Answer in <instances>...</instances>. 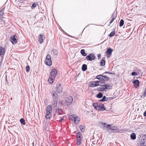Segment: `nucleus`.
I'll return each instance as SVG.
<instances>
[{"label": "nucleus", "instance_id": "obj_41", "mask_svg": "<svg viewBox=\"0 0 146 146\" xmlns=\"http://www.w3.org/2000/svg\"><path fill=\"white\" fill-rule=\"evenodd\" d=\"M100 123L104 127H106V126H107V125L105 123H104L103 122H101Z\"/></svg>", "mask_w": 146, "mask_h": 146}, {"label": "nucleus", "instance_id": "obj_7", "mask_svg": "<svg viewBox=\"0 0 146 146\" xmlns=\"http://www.w3.org/2000/svg\"><path fill=\"white\" fill-rule=\"evenodd\" d=\"M101 104L100 103L97 102L93 104V106L94 108L98 110H99L100 109Z\"/></svg>", "mask_w": 146, "mask_h": 146}, {"label": "nucleus", "instance_id": "obj_16", "mask_svg": "<svg viewBox=\"0 0 146 146\" xmlns=\"http://www.w3.org/2000/svg\"><path fill=\"white\" fill-rule=\"evenodd\" d=\"M52 111V107L50 105H48L46 109V114H50Z\"/></svg>", "mask_w": 146, "mask_h": 146}, {"label": "nucleus", "instance_id": "obj_10", "mask_svg": "<svg viewBox=\"0 0 146 146\" xmlns=\"http://www.w3.org/2000/svg\"><path fill=\"white\" fill-rule=\"evenodd\" d=\"M100 87L101 88L104 89V90L105 91H106L105 90L106 89H111L110 86L107 84H104L101 85L100 86Z\"/></svg>", "mask_w": 146, "mask_h": 146}, {"label": "nucleus", "instance_id": "obj_36", "mask_svg": "<svg viewBox=\"0 0 146 146\" xmlns=\"http://www.w3.org/2000/svg\"><path fill=\"white\" fill-rule=\"evenodd\" d=\"M30 67L29 66H27L26 67V71L27 72H29L30 70Z\"/></svg>", "mask_w": 146, "mask_h": 146}, {"label": "nucleus", "instance_id": "obj_39", "mask_svg": "<svg viewBox=\"0 0 146 146\" xmlns=\"http://www.w3.org/2000/svg\"><path fill=\"white\" fill-rule=\"evenodd\" d=\"M4 11L3 9H2L0 11V16H2L4 14Z\"/></svg>", "mask_w": 146, "mask_h": 146}, {"label": "nucleus", "instance_id": "obj_12", "mask_svg": "<svg viewBox=\"0 0 146 146\" xmlns=\"http://www.w3.org/2000/svg\"><path fill=\"white\" fill-rule=\"evenodd\" d=\"M133 84L135 88H137L139 86V81L137 80H136L133 82Z\"/></svg>", "mask_w": 146, "mask_h": 146}, {"label": "nucleus", "instance_id": "obj_50", "mask_svg": "<svg viewBox=\"0 0 146 146\" xmlns=\"http://www.w3.org/2000/svg\"><path fill=\"white\" fill-rule=\"evenodd\" d=\"M66 100V104H67V106H69V105H70V104H69L68 103V101H67V100H66V99H65V100Z\"/></svg>", "mask_w": 146, "mask_h": 146}, {"label": "nucleus", "instance_id": "obj_57", "mask_svg": "<svg viewBox=\"0 0 146 146\" xmlns=\"http://www.w3.org/2000/svg\"><path fill=\"white\" fill-rule=\"evenodd\" d=\"M69 36H71V37H72V36H70V35H69Z\"/></svg>", "mask_w": 146, "mask_h": 146}, {"label": "nucleus", "instance_id": "obj_25", "mask_svg": "<svg viewBox=\"0 0 146 146\" xmlns=\"http://www.w3.org/2000/svg\"><path fill=\"white\" fill-rule=\"evenodd\" d=\"M106 110V108L104 107V105L103 104H101V105L99 111H102Z\"/></svg>", "mask_w": 146, "mask_h": 146}, {"label": "nucleus", "instance_id": "obj_19", "mask_svg": "<svg viewBox=\"0 0 146 146\" xmlns=\"http://www.w3.org/2000/svg\"><path fill=\"white\" fill-rule=\"evenodd\" d=\"M56 112L57 114L60 115L62 114L63 111L61 109H58L56 110Z\"/></svg>", "mask_w": 146, "mask_h": 146}, {"label": "nucleus", "instance_id": "obj_45", "mask_svg": "<svg viewBox=\"0 0 146 146\" xmlns=\"http://www.w3.org/2000/svg\"><path fill=\"white\" fill-rule=\"evenodd\" d=\"M36 3H34L32 4V6L31 7H32L35 8L36 7Z\"/></svg>", "mask_w": 146, "mask_h": 146}, {"label": "nucleus", "instance_id": "obj_38", "mask_svg": "<svg viewBox=\"0 0 146 146\" xmlns=\"http://www.w3.org/2000/svg\"><path fill=\"white\" fill-rule=\"evenodd\" d=\"M98 91L102 92L105 91L104 89L101 88L100 87H98L97 88V90Z\"/></svg>", "mask_w": 146, "mask_h": 146}, {"label": "nucleus", "instance_id": "obj_27", "mask_svg": "<svg viewBox=\"0 0 146 146\" xmlns=\"http://www.w3.org/2000/svg\"><path fill=\"white\" fill-rule=\"evenodd\" d=\"M103 94L101 92H99L97 94L96 97L98 98H101L103 97Z\"/></svg>", "mask_w": 146, "mask_h": 146}, {"label": "nucleus", "instance_id": "obj_2", "mask_svg": "<svg viewBox=\"0 0 146 146\" xmlns=\"http://www.w3.org/2000/svg\"><path fill=\"white\" fill-rule=\"evenodd\" d=\"M96 78L100 80V81H101V83H104L105 81H108L110 80L109 78L107 76L101 75L97 76H96Z\"/></svg>", "mask_w": 146, "mask_h": 146}, {"label": "nucleus", "instance_id": "obj_55", "mask_svg": "<svg viewBox=\"0 0 146 146\" xmlns=\"http://www.w3.org/2000/svg\"><path fill=\"white\" fill-rule=\"evenodd\" d=\"M12 98H11V100H12Z\"/></svg>", "mask_w": 146, "mask_h": 146}, {"label": "nucleus", "instance_id": "obj_48", "mask_svg": "<svg viewBox=\"0 0 146 146\" xmlns=\"http://www.w3.org/2000/svg\"><path fill=\"white\" fill-rule=\"evenodd\" d=\"M101 55L100 54H99L98 56V59H100L101 58Z\"/></svg>", "mask_w": 146, "mask_h": 146}, {"label": "nucleus", "instance_id": "obj_56", "mask_svg": "<svg viewBox=\"0 0 146 146\" xmlns=\"http://www.w3.org/2000/svg\"><path fill=\"white\" fill-rule=\"evenodd\" d=\"M110 24L108 25V26H110Z\"/></svg>", "mask_w": 146, "mask_h": 146}, {"label": "nucleus", "instance_id": "obj_1", "mask_svg": "<svg viewBox=\"0 0 146 146\" xmlns=\"http://www.w3.org/2000/svg\"><path fill=\"white\" fill-rule=\"evenodd\" d=\"M57 74V70L55 69H52L50 73L48 80V82L50 84L53 83L54 78Z\"/></svg>", "mask_w": 146, "mask_h": 146}, {"label": "nucleus", "instance_id": "obj_22", "mask_svg": "<svg viewBox=\"0 0 146 146\" xmlns=\"http://www.w3.org/2000/svg\"><path fill=\"white\" fill-rule=\"evenodd\" d=\"M87 66L86 64H83L82 66V70L83 71H85L87 69Z\"/></svg>", "mask_w": 146, "mask_h": 146}, {"label": "nucleus", "instance_id": "obj_37", "mask_svg": "<svg viewBox=\"0 0 146 146\" xmlns=\"http://www.w3.org/2000/svg\"><path fill=\"white\" fill-rule=\"evenodd\" d=\"M51 117V115L50 114H46V119H49Z\"/></svg>", "mask_w": 146, "mask_h": 146}, {"label": "nucleus", "instance_id": "obj_30", "mask_svg": "<svg viewBox=\"0 0 146 146\" xmlns=\"http://www.w3.org/2000/svg\"><path fill=\"white\" fill-rule=\"evenodd\" d=\"M20 122L23 125H25L26 124V123L25 122V120L23 118H21L20 119Z\"/></svg>", "mask_w": 146, "mask_h": 146}, {"label": "nucleus", "instance_id": "obj_14", "mask_svg": "<svg viewBox=\"0 0 146 146\" xmlns=\"http://www.w3.org/2000/svg\"><path fill=\"white\" fill-rule=\"evenodd\" d=\"M5 53V48L0 46V56L4 55Z\"/></svg>", "mask_w": 146, "mask_h": 146}, {"label": "nucleus", "instance_id": "obj_51", "mask_svg": "<svg viewBox=\"0 0 146 146\" xmlns=\"http://www.w3.org/2000/svg\"><path fill=\"white\" fill-rule=\"evenodd\" d=\"M64 119V117H62L61 118V119L60 120V122H62V120H63Z\"/></svg>", "mask_w": 146, "mask_h": 146}, {"label": "nucleus", "instance_id": "obj_29", "mask_svg": "<svg viewBox=\"0 0 146 146\" xmlns=\"http://www.w3.org/2000/svg\"><path fill=\"white\" fill-rule=\"evenodd\" d=\"M80 129L81 131L82 132H84L85 131L84 126L83 125H81L80 127Z\"/></svg>", "mask_w": 146, "mask_h": 146}, {"label": "nucleus", "instance_id": "obj_21", "mask_svg": "<svg viewBox=\"0 0 146 146\" xmlns=\"http://www.w3.org/2000/svg\"><path fill=\"white\" fill-rule=\"evenodd\" d=\"M113 51V50L111 49L110 48H108L107 49L106 52L108 54L111 55V54L112 52Z\"/></svg>", "mask_w": 146, "mask_h": 146}, {"label": "nucleus", "instance_id": "obj_52", "mask_svg": "<svg viewBox=\"0 0 146 146\" xmlns=\"http://www.w3.org/2000/svg\"><path fill=\"white\" fill-rule=\"evenodd\" d=\"M143 115L144 116H146V111L144 112Z\"/></svg>", "mask_w": 146, "mask_h": 146}, {"label": "nucleus", "instance_id": "obj_5", "mask_svg": "<svg viewBox=\"0 0 146 146\" xmlns=\"http://www.w3.org/2000/svg\"><path fill=\"white\" fill-rule=\"evenodd\" d=\"M77 138V143L78 145H80L82 143V136L80 133L78 132L76 135Z\"/></svg>", "mask_w": 146, "mask_h": 146}, {"label": "nucleus", "instance_id": "obj_20", "mask_svg": "<svg viewBox=\"0 0 146 146\" xmlns=\"http://www.w3.org/2000/svg\"><path fill=\"white\" fill-rule=\"evenodd\" d=\"M79 120L80 119L79 117L76 115V118H75V119H74V120L73 121H74L75 124H77L79 123Z\"/></svg>", "mask_w": 146, "mask_h": 146}, {"label": "nucleus", "instance_id": "obj_31", "mask_svg": "<svg viewBox=\"0 0 146 146\" xmlns=\"http://www.w3.org/2000/svg\"><path fill=\"white\" fill-rule=\"evenodd\" d=\"M61 103L62 105H63L64 106H67V104L66 103V100H64L61 101Z\"/></svg>", "mask_w": 146, "mask_h": 146}, {"label": "nucleus", "instance_id": "obj_53", "mask_svg": "<svg viewBox=\"0 0 146 146\" xmlns=\"http://www.w3.org/2000/svg\"><path fill=\"white\" fill-rule=\"evenodd\" d=\"M108 98H106V100H105V101H106V102H108Z\"/></svg>", "mask_w": 146, "mask_h": 146}, {"label": "nucleus", "instance_id": "obj_17", "mask_svg": "<svg viewBox=\"0 0 146 146\" xmlns=\"http://www.w3.org/2000/svg\"><path fill=\"white\" fill-rule=\"evenodd\" d=\"M116 15L115 14L113 13L112 14L111 16V18H112L110 20V24L114 20L116 19Z\"/></svg>", "mask_w": 146, "mask_h": 146}, {"label": "nucleus", "instance_id": "obj_40", "mask_svg": "<svg viewBox=\"0 0 146 146\" xmlns=\"http://www.w3.org/2000/svg\"><path fill=\"white\" fill-rule=\"evenodd\" d=\"M90 86L93 87L96 86L95 82H91L90 84Z\"/></svg>", "mask_w": 146, "mask_h": 146}, {"label": "nucleus", "instance_id": "obj_23", "mask_svg": "<svg viewBox=\"0 0 146 146\" xmlns=\"http://www.w3.org/2000/svg\"><path fill=\"white\" fill-rule=\"evenodd\" d=\"M130 137L132 140H134L136 139V136L135 134L134 133H132L130 135Z\"/></svg>", "mask_w": 146, "mask_h": 146}, {"label": "nucleus", "instance_id": "obj_9", "mask_svg": "<svg viewBox=\"0 0 146 146\" xmlns=\"http://www.w3.org/2000/svg\"><path fill=\"white\" fill-rule=\"evenodd\" d=\"M17 36L16 35H14L13 36H11L10 38V41L13 44H15L17 42V40L16 38Z\"/></svg>", "mask_w": 146, "mask_h": 146}, {"label": "nucleus", "instance_id": "obj_58", "mask_svg": "<svg viewBox=\"0 0 146 146\" xmlns=\"http://www.w3.org/2000/svg\"><path fill=\"white\" fill-rule=\"evenodd\" d=\"M138 71H140V70H139Z\"/></svg>", "mask_w": 146, "mask_h": 146}, {"label": "nucleus", "instance_id": "obj_46", "mask_svg": "<svg viewBox=\"0 0 146 146\" xmlns=\"http://www.w3.org/2000/svg\"><path fill=\"white\" fill-rule=\"evenodd\" d=\"M116 127L115 126L111 127V129L112 130H116Z\"/></svg>", "mask_w": 146, "mask_h": 146}, {"label": "nucleus", "instance_id": "obj_35", "mask_svg": "<svg viewBox=\"0 0 146 146\" xmlns=\"http://www.w3.org/2000/svg\"><path fill=\"white\" fill-rule=\"evenodd\" d=\"M115 34V31H112L110 33L109 35V36L110 37L113 36Z\"/></svg>", "mask_w": 146, "mask_h": 146}, {"label": "nucleus", "instance_id": "obj_3", "mask_svg": "<svg viewBox=\"0 0 146 146\" xmlns=\"http://www.w3.org/2000/svg\"><path fill=\"white\" fill-rule=\"evenodd\" d=\"M45 64L50 66L52 64V61L51 60V57L50 55L48 54L46 57V59L45 61Z\"/></svg>", "mask_w": 146, "mask_h": 146}, {"label": "nucleus", "instance_id": "obj_32", "mask_svg": "<svg viewBox=\"0 0 146 146\" xmlns=\"http://www.w3.org/2000/svg\"><path fill=\"white\" fill-rule=\"evenodd\" d=\"M52 52L54 55H56L58 54V51L56 49H53L52 50Z\"/></svg>", "mask_w": 146, "mask_h": 146}, {"label": "nucleus", "instance_id": "obj_43", "mask_svg": "<svg viewBox=\"0 0 146 146\" xmlns=\"http://www.w3.org/2000/svg\"><path fill=\"white\" fill-rule=\"evenodd\" d=\"M131 75L132 76H136L137 75V73L135 72H133L131 73Z\"/></svg>", "mask_w": 146, "mask_h": 146}, {"label": "nucleus", "instance_id": "obj_34", "mask_svg": "<svg viewBox=\"0 0 146 146\" xmlns=\"http://www.w3.org/2000/svg\"><path fill=\"white\" fill-rule=\"evenodd\" d=\"M124 24V21L123 20L121 19L120 21V22L119 23V26L120 27H121Z\"/></svg>", "mask_w": 146, "mask_h": 146}, {"label": "nucleus", "instance_id": "obj_49", "mask_svg": "<svg viewBox=\"0 0 146 146\" xmlns=\"http://www.w3.org/2000/svg\"><path fill=\"white\" fill-rule=\"evenodd\" d=\"M107 73L111 74H113V73H112L109 72H105L103 74H107Z\"/></svg>", "mask_w": 146, "mask_h": 146}, {"label": "nucleus", "instance_id": "obj_11", "mask_svg": "<svg viewBox=\"0 0 146 146\" xmlns=\"http://www.w3.org/2000/svg\"><path fill=\"white\" fill-rule=\"evenodd\" d=\"M38 40L40 43H42L43 42V40L44 39L45 37L43 34L42 35L40 34L38 36Z\"/></svg>", "mask_w": 146, "mask_h": 146}, {"label": "nucleus", "instance_id": "obj_26", "mask_svg": "<svg viewBox=\"0 0 146 146\" xmlns=\"http://www.w3.org/2000/svg\"><path fill=\"white\" fill-rule=\"evenodd\" d=\"M100 64L101 66H104L105 64V60L103 59H102L100 61Z\"/></svg>", "mask_w": 146, "mask_h": 146}, {"label": "nucleus", "instance_id": "obj_6", "mask_svg": "<svg viewBox=\"0 0 146 146\" xmlns=\"http://www.w3.org/2000/svg\"><path fill=\"white\" fill-rule=\"evenodd\" d=\"M56 90L58 93H60L62 92V88L60 84L58 83L57 84Z\"/></svg>", "mask_w": 146, "mask_h": 146}, {"label": "nucleus", "instance_id": "obj_44", "mask_svg": "<svg viewBox=\"0 0 146 146\" xmlns=\"http://www.w3.org/2000/svg\"><path fill=\"white\" fill-rule=\"evenodd\" d=\"M113 98L112 97H108V102H109L111 100H113Z\"/></svg>", "mask_w": 146, "mask_h": 146}, {"label": "nucleus", "instance_id": "obj_13", "mask_svg": "<svg viewBox=\"0 0 146 146\" xmlns=\"http://www.w3.org/2000/svg\"><path fill=\"white\" fill-rule=\"evenodd\" d=\"M140 146H146V137L143 138L141 141Z\"/></svg>", "mask_w": 146, "mask_h": 146}, {"label": "nucleus", "instance_id": "obj_4", "mask_svg": "<svg viewBox=\"0 0 146 146\" xmlns=\"http://www.w3.org/2000/svg\"><path fill=\"white\" fill-rule=\"evenodd\" d=\"M96 58L95 56L92 53L90 54L86 57V59L88 61H92Z\"/></svg>", "mask_w": 146, "mask_h": 146}, {"label": "nucleus", "instance_id": "obj_33", "mask_svg": "<svg viewBox=\"0 0 146 146\" xmlns=\"http://www.w3.org/2000/svg\"><path fill=\"white\" fill-rule=\"evenodd\" d=\"M95 82V85L96 86H97L100 85V83H102L100 81H98L94 82Z\"/></svg>", "mask_w": 146, "mask_h": 146}, {"label": "nucleus", "instance_id": "obj_18", "mask_svg": "<svg viewBox=\"0 0 146 146\" xmlns=\"http://www.w3.org/2000/svg\"><path fill=\"white\" fill-rule=\"evenodd\" d=\"M66 100L68 102V103L70 105L71 104L73 101V98L71 96H69L66 98Z\"/></svg>", "mask_w": 146, "mask_h": 146}, {"label": "nucleus", "instance_id": "obj_42", "mask_svg": "<svg viewBox=\"0 0 146 146\" xmlns=\"http://www.w3.org/2000/svg\"><path fill=\"white\" fill-rule=\"evenodd\" d=\"M111 127L112 126H111V125H110V124H108V125H107L106 127H107V128H108L109 129H111Z\"/></svg>", "mask_w": 146, "mask_h": 146}, {"label": "nucleus", "instance_id": "obj_28", "mask_svg": "<svg viewBox=\"0 0 146 146\" xmlns=\"http://www.w3.org/2000/svg\"><path fill=\"white\" fill-rule=\"evenodd\" d=\"M76 115H73V114L71 115L70 116V117L71 120L72 121H73L74 120V119H75V118H76Z\"/></svg>", "mask_w": 146, "mask_h": 146}, {"label": "nucleus", "instance_id": "obj_8", "mask_svg": "<svg viewBox=\"0 0 146 146\" xmlns=\"http://www.w3.org/2000/svg\"><path fill=\"white\" fill-rule=\"evenodd\" d=\"M51 95L52 98V99L58 100V95L55 91H52L51 92Z\"/></svg>", "mask_w": 146, "mask_h": 146}, {"label": "nucleus", "instance_id": "obj_24", "mask_svg": "<svg viewBox=\"0 0 146 146\" xmlns=\"http://www.w3.org/2000/svg\"><path fill=\"white\" fill-rule=\"evenodd\" d=\"M80 53L83 56H86L87 55V54L85 52V50L84 49H82L81 50Z\"/></svg>", "mask_w": 146, "mask_h": 146}, {"label": "nucleus", "instance_id": "obj_47", "mask_svg": "<svg viewBox=\"0 0 146 146\" xmlns=\"http://www.w3.org/2000/svg\"><path fill=\"white\" fill-rule=\"evenodd\" d=\"M106 97L105 96H104L103 97L102 100L104 102L105 101V100H106Z\"/></svg>", "mask_w": 146, "mask_h": 146}, {"label": "nucleus", "instance_id": "obj_54", "mask_svg": "<svg viewBox=\"0 0 146 146\" xmlns=\"http://www.w3.org/2000/svg\"><path fill=\"white\" fill-rule=\"evenodd\" d=\"M102 100V99L100 100H99V101H102V102H104L103 101V100Z\"/></svg>", "mask_w": 146, "mask_h": 146}, {"label": "nucleus", "instance_id": "obj_15", "mask_svg": "<svg viewBox=\"0 0 146 146\" xmlns=\"http://www.w3.org/2000/svg\"><path fill=\"white\" fill-rule=\"evenodd\" d=\"M58 100V99H52V104L55 107L57 106Z\"/></svg>", "mask_w": 146, "mask_h": 146}]
</instances>
